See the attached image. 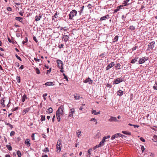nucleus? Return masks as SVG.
<instances>
[{"label": "nucleus", "mask_w": 157, "mask_h": 157, "mask_svg": "<svg viewBox=\"0 0 157 157\" xmlns=\"http://www.w3.org/2000/svg\"><path fill=\"white\" fill-rule=\"evenodd\" d=\"M34 59L36 62H39L40 61V59H37L36 58H35Z\"/></svg>", "instance_id": "0e129e2a"}, {"label": "nucleus", "mask_w": 157, "mask_h": 157, "mask_svg": "<svg viewBox=\"0 0 157 157\" xmlns=\"http://www.w3.org/2000/svg\"><path fill=\"white\" fill-rule=\"evenodd\" d=\"M35 70L36 71V73L37 74H40V71L39 69L38 68H37V67L36 68Z\"/></svg>", "instance_id": "79ce46f5"}, {"label": "nucleus", "mask_w": 157, "mask_h": 157, "mask_svg": "<svg viewBox=\"0 0 157 157\" xmlns=\"http://www.w3.org/2000/svg\"><path fill=\"white\" fill-rule=\"evenodd\" d=\"M77 12L75 10H71L68 15L69 19L72 20L74 16H76Z\"/></svg>", "instance_id": "f03ea898"}, {"label": "nucleus", "mask_w": 157, "mask_h": 157, "mask_svg": "<svg viewBox=\"0 0 157 157\" xmlns=\"http://www.w3.org/2000/svg\"><path fill=\"white\" fill-rule=\"evenodd\" d=\"M33 40L36 42V43L38 42V40L35 36L33 37Z\"/></svg>", "instance_id": "4d7b16f0"}, {"label": "nucleus", "mask_w": 157, "mask_h": 157, "mask_svg": "<svg viewBox=\"0 0 157 157\" xmlns=\"http://www.w3.org/2000/svg\"><path fill=\"white\" fill-rule=\"evenodd\" d=\"M51 71V68H50L49 69V70H47V72L46 74H48L49 73H50Z\"/></svg>", "instance_id": "6e6d98bb"}, {"label": "nucleus", "mask_w": 157, "mask_h": 157, "mask_svg": "<svg viewBox=\"0 0 157 157\" xmlns=\"http://www.w3.org/2000/svg\"><path fill=\"white\" fill-rule=\"evenodd\" d=\"M5 124L6 125L8 126L11 129L13 127V125L12 124H10V123H8L6 122H5Z\"/></svg>", "instance_id": "393cba45"}, {"label": "nucleus", "mask_w": 157, "mask_h": 157, "mask_svg": "<svg viewBox=\"0 0 157 157\" xmlns=\"http://www.w3.org/2000/svg\"><path fill=\"white\" fill-rule=\"evenodd\" d=\"M60 30H63L64 31H67V30L66 29V27H61L60 29Z\"/></svg>", "instance_id": "37998d69"}, {"label": "nucleus", "mask_w": 157, "mask_h": 157, "mask_svg": "<svg viewBox=\"0 0 157 157\" xmlns=\"http://www.w3.org/2000/svg\"><path fill=\"white\" fill-rule=\"evenodd\" d=\"M48 112L49 113H51L53 112V109L51 108H49L48 109Z\"/></svg>", "instance_id": "4c0bfd02"}, {"label": "nucleus", "mask_w": 157, "mask_h": 157, "mask_svg": "<svg viewBox=\"0 0 157 157\" xmlns=\"http://www.w3.org/2000/svg\"><path fill=\"white\" fill-rule=\"evenodd\" d=\"M104 145V143L102 141H101L100 142V144H99V145H98V147H101V146H103Z\"/></svg>", "instance_id": "c9c22d12"}, {"label": "nucleus", "mask_w": 157, "mask_h": 157, "mask_svg": "<svg viewBox=\"0 0 157 157\" xmlns=\"http://www.w3.org/2000/svg\"><path fill=\"white\" fill-rule=\"evenodd\" d=\"M138 57L135 58L134 59H133L131 61V63L133 64L134 63L136 62L137 61Z\"/></svg>", "instance_id": "4be33fe9"}, {"label": "nucleus", "mask_w": 157, "mask_h": 157, "mask_svg": "<svg viewBox=\"0 0 157 157\" xmlns=\"http://www.w3.org/2000/svg\"><path fill=\"white\" fill-rule=\"evenodd\" d=\"M27 42H28V38H27V37H25V40H24L23 41L22 43L23 44H24L25 43H27Z\"/></svg>", "instance_id": "72a5a7b5"}, {"label": "nucleus", "mask_w": 157, "mask_h": 157, "mask_svg": "<svg viewBox=\"0 0 157 157\" xmlns=\"http://www.w3.org/2000/svg\"><path fill=\"white\" fill-rule=\"evenodd\" d=\"M30 109L29 108H27L24 109L22 112V115H25L27 112H28L29 111Z\"/></svg>", "instance_id": "2eb2a0df"}, {"label": "nucleus", "mask_w": 157, "mask_h": 157, "mask_svg": "<svg viewBox=\"0 0 157 157\" xmlns=\"http://www.w3.org/2000/svg\"><path fill=\"white\" fill-rule=\"evenodd\" d=\"M137 48V46H136L135 47H133L132 49V50L133 51L136 50V49Z\"/></svg>", "instance_id": "69168bd1"}, {"label": "nucleus", "mask_w": 157, "mask_h": 157, "mask_svg": "<svg viewBox=\"0 0 157 157\" xmlns=\"http://www.w3.org/2000/svg\"><path fill=\"white\" fill-rule=\"evenodd\" d=\"M93 82V81L89 78V84H92Z\"/></svg>", "instance_id": "680f3d73"}, {"label": "nucleus", "mask_w": 157, "mask_h": 157, "mask_svg": "<svg viewBox=\"0 0 157 157\" xmlns=\"http://www.w3.org/2000/svg\"><path fill=\"white\" fill-rule=\"evenodd\" d=\"M76 133L78 135V136L79 137L81 134V132L80 130H78L77 131Z\"/></svg>", "instance_id": "c03bdc74"}, {"label": "nucleus", "mask_w": 157, "mask_h": 157, "mask_svg": "<svg viewBox=\"0 0 157 157\" xmlns=\"http://www.w3.org/2000/svg\"><path fill=\"white\" fill-rule=\"evenodd\" d=\"M140 140L143 142H145V140L144 139L143 137H141L140 138Z\"/></svg>", "instance_id": "e2e57ef3"}, {"label": "nucleus", "mask_w": 157, "mask_h": 157, "mask_svg": "<svg viewBox=\"0 0 157 157\" xmlns=\"http://www.w3.org/2000/svg\"><path fill=\"white\" fill-rule=\"evenodd\" d=\"M27 98L26 97V96L25 94H24L23 96L22 97V98L21 99V101L23 102H24L25 101V100L26 99H27Z\"/></svg>", "instance_id": "a878e982"}, {"label": "nucleus", "mask_w": 157, "mask_h": 157, "mask_svg": "<svg viewBox=\"0 0 157 157\" xmlns=\"http://www.w3.org/2000/svg\"><path fill=\"white\" fill-rule=\"evenodd\" d=\"M131 65L129 64H124L122 65V67H123L125 69H128L129 67L131 68Z\"/></svg>", "instance_id": "a211bd4d"}, {"label": "nucleus", "mask_w": 157, "mask_h": 157, "mask_svg": "<svg viewBox=\"0 0 157 157\" xmlns=\"http://www.w3.org/2000/svg\"><path fill=\"white\" fill-rule=\"evenodd\" d=\"M63 75L64 76V78L67 81H68V77H67L66 75L64 73H63Z\"/></svg>", "instance_id": "ea45409f"}, {"label": "nucleus", "mask_w": 157, "mask_h": 157, "mask_svg": "<svg viewBox=\"0 0 157 157\" xmlns=\"http://www.w3.org/2000/svg\"><path fill=\"white\" fill-rule=\"evenodd\" d=\"M63 108V107H59L56 112V115L58 122H59L60 121V116H63L64 114Z\"/></svg>", "instance_id": "f257e3e1"}, {"label": "nucleus", "mask_w": 157, "mask_h": 157, "mask_svg": "<svg viewBox=\"0 0 157 157\" xmlns=\"http://www.w3.org/2000/svg\"><path fill=\"white\" fill-rule=\"evenodd\" d=\"M58 17V13L57 12H56L54 16H52V20H54V17H55L56 18Z\"/></svg>", "instance_id": "2f4dec72"}, {"label": "nucleus", "mask_w": 157, "mask_h": 157, "mask_svg": "<svg viewBox=\"0 0 157 157\" xmlns=\"http://www.w3.org/2000/svg\"><path fill=\"white\" fill-rule=\"evenodd\" d=\"M155 44V42L154 41H152L149 43L148 45V47L147 50H150V49L151 50H152L153 48H154Z\"/></svg>", "instance_id": "39448f33"}, {"label": "nucleus", "mask_w": 157, "mask_h": 157, "mask_svg": "<svg viewBox=\"0 0 157 157\" xmlns=\"http://www.w3.org/2000/svg\"><path fill=\"white\" fill-rule=\"evenodd\" d=\"M118 39V36H116L113 39V42H114L117 41Z\"/></svg>", "instance_id": "7c9ffc66"}, {"label": "nucleus", "mask_w": 157, "mask_h": 157, "mask_svg": "<svg viewBox=\"0 0 157 157\" xmlns=\"http://www.w3.org/2000/svg\"><path fill=\"white\" fill-rule=\"evenodd\" d=\"M61 141L59 140H58L56 147V151L57 153H59L61 151V148L60 145L61 144Z\"/></svg>", "instance_id": "7ed1b4c3"}, {"label": "nucleus", "mask_w": 157, "mask_h": 157, "mask_svg": "<svg viewBox=\"0 0 157 157\" xmlns=\"http://www.w3.org/2000/svg\"><path fill=\"white\" fill-rule=\"evenodd\" d=\"M47 94L46 93L44 94H43V96L44 97V100H46V98H45V97L47 96Z\"/></svg>", "instance_id": "3c124183"}, {"label": "nucleus", "mask_w": 157, "mask_h": 157, "mask_svg": "<svg viewBox=\"0 0 157 157\" xmlns=\"http://www.w3.org/2000/svg\"><path fill=\"white\" fill-rule=\"evenodd\" d=\"M15 132L14 131H11L10 134V136H12L14 135L15 134Z\"/></svg>", "instance_id": "603ef678"}, {"label": "nucleus", "mask_w": 157, "mask_h": 157, "mask_svg": "<svg viewBox=\"0 0 157 157\" xmlns=\"http://www.w3.org/2000/svg\"><path fill=\"white\" fill-rule=\"evenodd\" d=\"M148 58L147 57H142V58H140L139 60V64L143 63L145 62L147 60Z\"/></svg>", "instance_id": "20e7f679"}, {"label": "nucleus", "mask_w": 157, "mask_h": 157, "mask_svg": "<svg viewBox=\"0 0 157 157\" xmlns=\"http://www.w3.org/2000/svg\"><path fill=\"white\" fill-rule=\"evenodd\" d=\"M123 91L121 90H119L117 92V95L119 96H122L123 95Z\"/></svg>", "instance_id": "5701e85b"}, {"label": "nucleus", "mask_w": 157, "mask_h": 157, "mask_svg": "<svg viewBox=\"0 0 157 157\" xmlns=\"http://www.w3.org/2000/svg\"><path fill=\"white\" fill-rule=\"evenodd\" d=\"M30 141V140L28 139H26L25 141V144H26V145L28 147L30 146L31 145Z\"/></svg>", "instance_id": "4468645a"}, {"label": "nucleus", "mask_w": 157, "mask_h": 157, "mask_svg": "<svg viewBox=\"0 0 157 157\" xmlns=\"http://www.w3.org/2000/svg\"><path fill=\"white\" fill-rule=\"evenodd\" d=\"M18 107H16L14 108L13 109H12L11 111L13 112L15 111H16L17 110H18Z\"/></svg>", "instance_id": "49530a36"}, {"label": "nucleus", "mask_w": 157, "mask_h": 157, "mask_svg": "<svg viewBox=\"0 0 157 157\" xmlns=\"http://www.w3.org/2000/svg\"><path fill=\"white\" fill-rule=\"evenodd\" d=\"M115 65L114 63V62H112L111 63H110L108 65L107 67L106 68V70H109L110 68H111L112 67H113Z\"/></svg>", "instance_id": "9b49d317"}, {"label": "nucleus", "mask_w": 157, "mask_h": 157, "mask_svg": "<svg viewBox=\"0 0 157 157\" xmlns=\"http://www.w3.org/2000/svg\"><path fill=\"white\" fill-rule=\"evenodd\" d=\"M57 63L58 67L61 69H63V63L62 61L60 60H57Z\"/></svg>", "instance_id": "423d86ee"}, {"label": "nucleus", "mask_w": 157, "mask_h": 157, "mask_svg": "<svg viewBox=\"0 0 157 157\" xmlns=\"http://www.w3.org/2000/svg\"><path fill=\"white\" fill-rule=\"evenodd\" d=\"M123 5H121L120 6H118L116 9L113 12V13H116L118 11L121 7H123Z\"/></svg>", "instance_id": "f3484780"}, {"label": "nucleus", "mask_w": 157, "mask_h": 157, "mask_svg": "<svg viewBox=\"0 0 157 157\" xmlns=\"http://www.w3.org/2000/svg\"><path fill=\"white\" fill-rule=\"evenodd\" d=\"M108 121L110 122H116L118 121L117 118L114 117H111L109 119Z\"/></svg>", "instance_id": "f8f14e48"}, {"label": "nucleus", "mask_w": 157, "mask_h": 157, "mask_svg": "<svg viewBox=\"0 0 157 157\" xmlns=\"http://www.w3.org/2000/svg\"><path fill=\"white\" fill-rule=\"evenodd\" d=\"M15 19L18 21L21 22H22V18L21 17H16L15 18Z\"/></svg>", "instance_id": "bb28decb"}, {"label": "nucleus", "mask_w": 157, "mask_h": 157, "mask_svg": "<svg viewBox=\"0 0 157 157\" xmlns=\"http://www.w3.org/2000/svg\"><path fill=\"white\" fill-rule=\"evenodd\" d=\"M41 117L40 119V121H44L45 120V117L43 115H41Z\"/></svg>", "instance_id": "58836bf2"}, {"label": "nucleus", "mask_w": 157, "mask_h": 157, "mask_svg": "<svg viewBox=\"0 0 157 157\" xmlns=\"http://www.w3.org/2000/svg\"><path fill=\"white\" fill-rule=\"evenodd\" d=\"M43 151L45 152H48L49 151L47 147L45 148Z\"/></svg>", "instance_id": "a18cd8bd"}, {"label": "nucleus", "mask_w": 157, "mask_h": 157, "mask_svg": "<svg viewBox=\"0 0 157 157\" xmlns=\"http://www.w3.org/2000/svg\"><path fill=\"white\" fill-rule=\"evenodd\" d=\"M88 82V78H86V79L84 81V82L85 83H86L87 82Z\"/></svg>", "instance_id": "338daca9"}, {"label": "nucleus", "mask_w": 157, "mask_h": 157, "mask_svg": "<svg viewBox=\"0 0 157 157\" xmlns=\"http://www.w3.org/2000/svg\"><path fill=\"white\" fill-rule=\"evenodd\" d=\"M63 44H61L60 45H59L58 47L59 48H63Z\"/></svg>", "instance_id": "13d9d810"}, {"label": "nucleus", "mask_w": 157, "mask_h": 157, "mask_svg": "<svg viewBox=\"0 0 157 157\" xmlns=\"http://www.w3.org/2000/svg\"><path fill=\"white\" fill-rule=\"evenodd\" d=\"M104 137H105V139L106 140L107 139H109L110 137V136L109 135H108L106 136H105Z\"/></svg>", "instance_id": "774afa93"}, {"label": "nucleus", "mask_w": 157, "mask_h": 157, "mask_svg": "<svg viewBox=\"0 0 157 157\" xmlns=\"http://www.w3.org/2000/svg\"><path fill=\"white\" fill-rule=\"evenodd\" d=\"M90 121H93L94 122H95V124H97V120L94 118H92L90 120Z\"/></svg>", "instance_id": "a19ab883"}, {"label": "nucleus", "mask_w": 157, "mask_h": 157, "mask_svg": "<svg viewBox=\"0 0 157 157\" xmlns=\"http://www.w3.org/2000/svg\"><path fill=\"white\" fill-rule=\"evenodd\" d=\"M44 85L47 86H54L55 84H53L52 82H48L45 83Z\"/></svg>", "instance_id": "6ab92c4d"}, {"label": "nucleus", "mask_w": 157, "mask_h": 157, "mask_svg": "<svg viewBox=\"0 0 157 157\" xmlns=\"http://www.w3.org/2000/svg\"><path fill=\"white\" fill-rule=\"evenodd\" d=\"M74 97L75 100H78L80 98H82L78 94H75L74 95Z\"/></svg>", "instance_id": "ddd939ff"}, {"label": "nucleus", "mask_w": 157, "mask_h": 157, "mask_svg": "<svg viewBox=\"0 0 157 157\" xmlns=\"http://www.w3.org/2000/svg\"><path fill=\"white\" fill-rule=\"evenodd\" d=\"M141 149L142 150V151L143 152L144 150V146H142L141 147Z\"/></svg>", "instance_id": "052dcab7"}, {"label": "nucleus", "mask_w": 157, "mask_h": 157, "mask_svg": "<svg viewBox=\"0 0 157 157\" xmlns=\"http://www.w3.org/2000/svg\"><path fill=\"white\" fill-rule=\"evenodd\" d=\"M17 154L18 157H21V154L20 151H17Z\"/></svg>", "instance_id": "c756f323"}, {"label": "nucleus", "mask_w": 157, "mask_h": 157, "mask_svg": "<svg viewBox=\"0 0 157 157\" xmlns=\"http://www.w3.org/2000/svg\"><path fill=\"white\" fill-rule=\"evenodd\" d=\"M124 136L123 135H121L120 133H117L115 134V135H113L111 137V139L113 140L115 138H117L118 136Z\"/></svg>", "instance_id": "9d476101"}, {"label": "nucleus", "mask_w": 157, "mask_h": 157, "mask_svg": "<svg viewBox=\"0 0 157 157\" xmlns=\"http://www.w3.org/2000/svg\"><path fill=\"white\" fill-rule=\"evenodd\" d=\"M123 81V80L120 78H118L115 80L113 83L115 84H118Z\"/></svg>", "instance_id": "1a4fd4ad"}, {"label": "nucleus", "mask_w": 157, "mask_h": 157, "mask_svg": "<svg viewBox=\"0 0 157 157\" xmlns=\"http://www.w3.org/2000/svg\"><path fill=\"white\" fill-rule=\"evenodd\" d=\"M100 56L101 58H103L105 56V54L104 53H102L100 55Z\"/></svg>", "instance_id": "5fc2aeb1"}, {"label": "nucleus", "mask_w": 157, "mask_h": 157, "mask_svg": "<svg viewBox=\"0 0 157 157\" xmlns=\"http://www.w3.org/2000/svg\"><path fill=\"white\" fill-rule=\"evenodd\" d=\"M16 78L17 82L18 83H20V77L18 76H16Z\"/></svg>", "instance_id": "f704fd0d"}, {"label": "nucleus", "mask_w": 157, "mask_h": 157, "mask_svg": "<svg viewBox=\"0 0 157 157\" xmlns=\"http://www.w3.org/2000/svg\"><path fill=\"white\" fill-rule=\"evenodd\" d=\"M34 136H35V134L34 133H33L32 134L31 137H32V140H35Z\"/></svg>", "instance_id": "8fccbe9b"}, {"label": "nucleus", "mask_w": 157, "mask_h": 157, "mask_svg": "<svg viewBox=\"0 0 157 157\" xmlns=\"http://www.w3.org/2000/svg\"><path fill=\"white\" fill-rule=\"evenodd\" d=\"M109 17V16L108 15H107L105 16H103L101 17L100 20V21H102L103 20H105L106 19H107Z\"/></svg>", "instance_id": "aec40b11"}, {"label": "nucleus", "mask_w": 157, "mask_h": 157, "mask_svg": "<svg viewBox=\"0 0 157 157\" xmlns=\"http://www.w3.org/2000/svg\"><path fill=\"white\" fill-rule=\"evenodd\" d=\"M62 39H63V41L65 42H67L69 40L70 38V37L69 36L67 35H65V33H64V35H62Z\"/></svg>", "instance_id": "0eeeda50"}, {"label": "nucleus", "mask_w": 157, "mask_h": 157, "mask_svg": "<svg viewBox=\"0 0 157 157\" xmlns=\"http://www.w3.org/2000/svg\"><path fill=\"white\" fill-rule=\"evenodd\" d=\"M122 133L126 135H131V132L127 131H122Z\"/></svg>", "instance_id": "c85d7f7f"}, {"label": "nucleus", "mask_w": 157, "mask_h": 157, "mask_svg": "<svg viewBox=\"0 0 157 157\" xmlns=\"http://www.w3.org/2000/svg\"><path fill=\"white\" fill-rule=\"evenodd\" d=\"M41 17L42 16L40 14H39V15H36L35 17V20L36 21H39Z\"/></svg>", "instance_id": "dca6fc26"}, {"label": "nucleus", "mask_w": 157, "mask_h": 157, "mask_svg": "<svg viewBox=\"0 0 157 157\" xmlns=\"http://www.w3.org/2000/svg\"><path fill=\"white\" fill-rule=\"evenodd\" d=\"M100 111H99L98 112H97L95 110H92L91 111V113L92 114H94L95 115H98L99 114H100Z\"/></svg>", "instance_id": "412c9836"}, {"label": "nucleus", "mask_w": 157, "mask_h": 157, "mask_svg": "<svg viewBox=\"0 0 157 157\" xmlns=\"http://www.w3.org/2000/svg\"><path fill=\"white\" fill-rule=\"evenodd\" d=\"M84 7V6H82L81 7V9L80 10V11H79V13H80V14H81V13H82L83 12V10Z\"/></svg>", "instance_id": "473e14b6"}, {"label": "nucleus", "mask_w": 157, "mask_h": 157, "mask_svg": "<svg viewBox=\"0 0 157 157\" xmlns=\"http://www.w3.org/2000/svg\"><path fill=\"white\" fill-rule=\"evenodd\" d=\"M6 147L9 151H11L12 148L11 145L7 144L6 145Z\"/></svg>", "instance_id": "cd10ccee"}, {"label": "nucleus", "mask_w": 157, "mask_h": 157, "mask_svg": "<svg viewBox=\"0 0 157 157\" xmlns=\"http://www.w3.org/2000/svg\"><path fill=\"white\" fill-rule=\"evenodd\" d=\"M130 29L132 30H134L135 29V27L133 26H130L129 27Z\"/></svg>", "instance_id": "de8ad7c7"}, {"label": "nucleus", "mask_w": 157, "mask_h": 157, "mask_svg": "<svg viewBox=\"0 0 157 157\" xmlns=\"http://www.w3.org/2000/svg\"><path fill=\"white\" fill-rule=\"evenodd\" d=\"M106 140V139H105V137H103L102 139V141L104 143L105 142H106V141H107V140Z\"/></svg>", "instance_id": "bf43d9fd"}, {"label": "nucleus", "mask_w": 157, "mask_h": 157, "mask_svg": "<svg viewBox=\"0 0 157 157\" xmlns=\"http://www.w3.org/2000/svg\"><path fill=\"white\" fill-rule=\"evenodd\" d=\"M153 88L154 90H157V81L155 82L154 86H153Z\"/></svg>", "instance_id": "e433bc0d"}, {"label": "nucleus", "mask_w": 157, "mask_h": 157, "mask_svg": "<svg viewBox=\"0 0 157 157\" xmlns=\"http://www.w3.org/2000/svg\"><path fill=\"white\" fill-rule=\"evenodd\" d=\"M5 100L3 99H2L1 100V104L2 105V106L3 107H4L5 106V105L4 103Z\"/></svg>", "instance_id": "b1692460"}, {"label": "nucleus", "mask_w": 157, "mask_h": 157, "mask_svg": "<svg viewBox=\"0 0 157 157\" xmlns=\"http://www.w3.org/2000/svg\"><path fill=\"white\" fill-rule=\"evenodd\" d=\"M17 59H19L20 61H21V58H20V57H19L17 54H16L15 55Z\"/></svg>", "instance_id": "09e8293b"}, {"label": "nucleus", "mask_w": 157, "mask_h": 157, "mask_svg": "<svg viewBox=\"0 0 157 157\" xmlns=\"http://www.w3.org/2000/svg\"><path fill=\"white\" fill-rule=\"evenodd\" d=\"M7 10L9 11H12V9L10 7H8L6 8Z\"/></svg>", "instance_id": "864d4df0"}, {"label": "nucleus", "mask_w": 157, "mask_h": 157, "mask_svg": "<svg viewBox=\"0 0 157 157\" xmlns=\"http://www.w3.org/2000/svg\"><path fill=\"white\" fill-rule=\"evenodd\" d=\"M75 110L74 108H72L70 110L69 112L68 117L71 118L73 117V113L75 112Z\"/></svg>", "instance_id": "6e6552de"}]
</instances>
